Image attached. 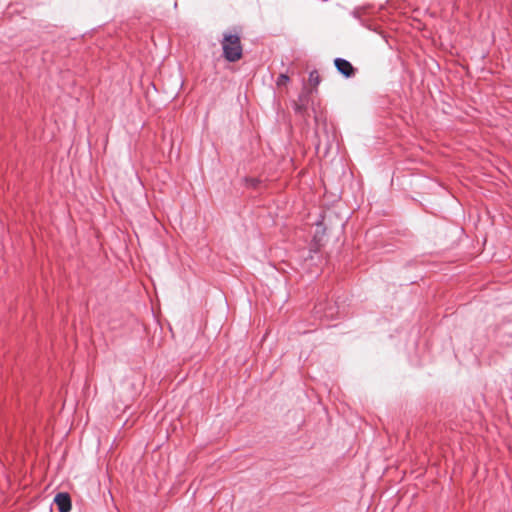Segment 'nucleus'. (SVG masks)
I'll return each mask as SVG.
<instances>
[{
    "instance_id": "8",
    "label": "nucleus",
    "mask_w": 512,
    "mask_h": 512,
    "mask_svg": "<svg viewBox=\"0 0 512 512\" xmlns=\"http://www.w3.org/2000/svg\"><path fill=\"white\" fill-rule=\"evenodd\" d=\"M153 312L155 313V315L157 316L158 314V307H153Z\"/></svg>"
},
{
    "instance_id": "3",
    "label": "nucleus",
    "mask_w": 512,
    "mask_h": 512,
    "mask_svg": "<svg viewBox=\"0 0 512 512\" xmlns=\"http://www.w3.org/2000/svg\"><path fill=\"white\" fill-rule=\"evenodd\" d=\"M54 502L58 507L59 512H70L72 508L70 495L66 492L56 494Z\"/></svg>"
},
{
    "instance_id": "5",
    "label": "nucleus",
    "mask_w": 512,
    "mask_h": 512,
    "mask_svg": "<svg viewBox=\"0 0 512 512\" xmlns=\"http://www.w3.org/2000/svg\"><path fill=\"white\" fill-rule=\"evenodd\" d=\"M245 181L246 184L252 188H257L260 183V180L257 178H246Z\"/></svg>"
},
{
    "instance_id": "4",
    "label": "nucleus",
    "mask_w": 512,
    "mask_h": 512,
    "mask_svg": "<svg viewBox=\"0 0 512 512\" xmlns=\"http://www.w3.org/2000/svg\"><path fill=\"white\" fill-rule=\"evenodd\" d=\"M307 104H308V96L305 94H302L299 96L298 102L294 103V110L299 115H304L307 111Z\"/></svg>"
},
{
    "instance_id": "6",
    "label": "nucleus",
    "mask_w": 512,
    "mask_h": 512,
    "mask_svg": "<svg viewBox=\"0 0 512 512\" xmlns=\"http://www.w3.org/2000/svg\"><path fill=\"white\" fill-rule=\"evenodd\" d=\"M309 80L310 82L313 84V85H318L319 84V75L317 73V71H312L309 75Z\"/></svg>"
},
{
    "instance_id": "1",
    "label": "nucleus",
    "mask_w": 512,
    "mask_h": 512,
    "mask_svg": "<svg viewBox=\"0 0 512 512\" xmlns=\"http://www.w3.org/2000/svg\"><path fill=\"white\" fill-rule=\"evenodd\" d=\"M224 58L229 62H236L242 57L240 36L237 34H224L222 40Z\"/></svg>"
},
{
    "instance_id": "2",
    "label": "nucleus",
    "mask_w": 512,
    "mask_h": 512,
    "mask_svg": "<svg viewBox=\"0 0 512 512\" xmlns=\"http://www.w3.org/2000/svg\"><path fill=\"white\" fill-rule=\"evenodd\" d=\"M334 64L337 71L345 78H351L356 73V69L353 67V65L344 58H336L334 60Z\"/></svg>"
},
{
    "instance_id": "7",
    "label": "nucleus",
    "mask_w": 512,
    "mask_h": 512,
    "mask_svg": "<svg viewBox=\"0 0 512 512\" xmlns=\"http://www.w3.org/2000/svg\"><path fill=\"white\" fill-rule=\"evenodd\" d=\"M289 81V77L285 74H280V76L277 79V85H284Z\"/></svg>"
}]
</instances>
